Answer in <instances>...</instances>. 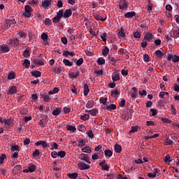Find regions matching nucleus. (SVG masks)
I'll return each mask as SVG.
<instances>
[{"label": "nucleus", "mask_w": 179, "mask_h": 179, "mask_svg": "<svg viewBox=\"0 0 179 179\" xmlns=\"http://www.w3.org/2000/svg\"><path fill=\"white\" fill-rule=\"evenodd\" d=\"M63 16H64V10H59V12L57 14V16H55L52 19L53 23H59V22H61V19H62Z\"/></svg>", "instance_id": "nucleus-1"}, {"label": "nucleus", "mask_w": 179, "mask_h": 179, "mask_svg": "<svg viewBox=\"0 0 179 179\" xmlns=\"http://www.w3.org/2000/svg\"><path fill=\"white\" fill-rule=\"evenodd\" d=\"M15 78H16L15 72H10L8 76V80H12V79H15Z\"/></svg>", "instance_id": "nucleus-33"}, {"label": "nucleus", "mask_w": 179, "mask_h": 179, "mask_svg": "<svg viewBox=\"0 0 179 179\" xmlns=\"http://www.w3.org/2000/svg\"><path fill=\"white\" fill-rule=\"evenodd\" d=\"M150 111H151L152 117H155L157 114V109L151 108Z\"/></svg>", "instance_id": "nucleus-62"}, {"label": "nucleus", "mask_w": 179, "mask_h": 179, "mask_svg": "<svg viewBox=\"0 0 179 179\" xmlns=\"http://www.w3.org/2000/svg\"><path fill=\"white\" fill-rule=\"evenodd\" d=\"M119 7L120 9H127V8H128V3H127V1H125V0H122L120 1Z\"/></svg>", "instance_id": "nucleus-8"}, {"label": "nucleus", "mask_w": 179, "mask_h": 179, "mask_svg": "<svg viewBox=\"0 0 179 179\" xmlns=\"http://www.w3.org/2000/svg\"><path fill=\"white\" fill-rule=\"evenodd\" d=\"M105 156H106L107 157H111V156H113V151H111L110 150H105Z\"/></svg>", "instance_id": "nucleus-41"}, {"label": "nucleus", "mask_w": 179, "mask_h": 179, "mask_svg": "<svg viewBox=\"0 0 179 179\" xmlns=\"http://www.w3.org/2000/svg\"><path fill=\"white\" fill-rule=\"evenodd\" d=\"M72 16V10L71 8L66 9L63 13V17H65V19H68V17H71Z\"/></svg>", "instance_id": "nucleus-5"}, {"label": "nucleus", "mask_w": 179, "mask_h": 179, "mask_svg": "<svg viewBox=\"0 0 179 179\" xmlns=\"http://www.w3.org/2000/svg\"><path fill=\"white\" fill-rule=\"evenodd\" d=\"M94 17L98 21L101 20V22H106V20H107V17H106L105 18H103L100 15H94Z\"/></svg>", "instance_id": "nucleus-28"}, {"label": "nucleus", "mask_w": 179, "mask_h": 179, "mask_svg": "<svg viewBox=\"0 0 179 179\" xmlns=\"http://www.w3.org/2000/svg\"><path fill=\"white\" fill-rule=\"evenodd\" d=\"M33 157H38L40 156V150L38 149H36L33 153H32Z\"/></svg>", "instance_id": "nucleus-44"}, {"label": "nucleus", "mask_w": 179, "mask_h": 179, "mask_svg": "<svg viewBox=\"0 0 179 179\" xmlns=\"http://www.w3.org/2000/svg\"><path fill=\"white\" fill-rule=\"evenodd\" d=\"M94 73H96V75H97V76H101V75H103V70H96L94 71Z\"/></svg>", "instance_id": "nucleus-58"}, {"label": "nucleus", "mask_w": 179, "mask_h": 179, "mask_svg": "<svg viewBox=\"0 0 179 179\" xmlns=\"http://www.w3.org/2000/svg\"><path fill=\"white\" fill-rule=\"evenodd\" d=\"M108 52H110V49H108V48L107 46H105V48H103V50L102 51V55L106 57V56L108 55Z\"/></svg>", "instance_id": "nucleus-25"}, {"label": "nucleus", "mask_w": 179, "mask_h": 179, "mask_svg": "<svg viewBox=\"0 0 179 179\" xmlns=\"http://www.w3.org/2000/svg\"><path fill=\"white\" fill-rule=\"evenodd\" d=\"M173 90L175 92H179V85L177 83H175L173 85Z\"/></svg>", "instance_id": "nucleus-63"}, {"label": "nucleus", "mask_w": 179, "mask_h": 179, "mask_svg": "<svg viewBox=\"0 0 179 179\" xmlns=\"http://www.w3.org/2000/svg\"><path fill=\"white\" fill-rule=\"evenodd\" d=\"M57 156L61 157V159H64V157H65V156H66V152L59 151V152H57Z\"/></svg>", "instance_id": "nucleus-35"}, {"label": "nucleus", "mask_w": 179, "mask_h": 179, "mask_svg": "<svg viewBox=\"0 0 179 179\" xmlns=\"http://www.w3.org/2000/svg\"><path fill=\"white\" fill-rule=\"evenodd\" d=\"M85 145H86V141L81 140L78 142V147L79 148H83V146H85Z\"/></svg>", "instance_id": "nucleus-56"}, {"label": "nucleus", "mask_w": 179, "mask_h": 179, "mask_svg": "<svg viewBox=\"0 0 179 179\" xmlns=\"http://www.w3.org/2000/svg\"><path fill=\"white\" fill-rule=\"evenodd\" d=\"M23 56L24 58H29L30 57V50L29 48H26L23 52Z\"/></svg>", "instance_id": "nucleus-27"}, {"label": "nucleus", "mask_w": 179, "mask_h": 179, "mask_svg": "<svg viewBox=\"0 0 179 179\" xmlns=\"http://www.w3.org/2000/svg\"><path fill=\"white\" fill-rule=\"evenodd\" d=\"M118 37H125V32H124V28H120V31L117 34Z\"/></svg>", "instance_id": "nucleus-37"}, {"label": "nucleus", "mask_w": 179, "mask_h": 179, "mask_svg": "<svg viewBox=\"0 0 179 179\" xmlns=\"http://www.w3.org/2000/svg\"><path fill=\"white\" fill-rule=\"evenodd\" d=\"M89 92H90V90L89 89V85L87 84L84 85V96H87L89 94Z\"/></svg>", "instance_id": "nucleus-21"}, {"label": "nucleus", "mask_w": 179, "mask_h": 179, "mask_svg": "<svg viewBox=\"0 0 179 179\" xmlns=\"http://www.w3.org/2000/svg\"><path fill=\"white\" fill-rule=\"evenodd\" d=\"M103 109L107 110L108 111H113V110H115L117 108V106L115 104H110V105H106Z\"/></svg>", "instance_id": "nucleus-9"}, {"label": "nucleus", "mask_w": 179, "mask_h": 179, "mask_svg": "<svg viewBox=\"0 0 179 179\" xmlns=\"http://www.w3.org/2000/svg\"><path fill=\"white\" fill-rule=\"evenodd\" d=\"M28 169L30 173H34L36 171V165H31Z\"/></svg>", "instance_id": "nucleus-54"}, {"label": "nucleus", "mask_w": 179, "mask_h": 179, "mask_svg": "<svg viewBox=\"0 0 179 179\" xmlns=\"http://www.w3.org/2000/svg\"><path fill=\"white\" fill-rule=\"evenodd\" d=\"M69 76L71 79H76L79 76V71L74 73V72H71L69 73Z\"/></svg>", "instance_id": "nucleus-19"}, {"label": "nucleus", "mask_w": 179, "mask_h": 179, "mask_svg": "<svg viewBox=\"0 0 179 179\" xmlns=\"http://www.w3.org/2000/svg\"><path fill=\"white\" fill-rule=\"evenodd\" d=\"M62 108H57L55 110L52 111V114L53 115H59L61 114Z\"/></svg>", "instance_id": "nucleus-22"}, {"label": "nucleus", "mask_w": 179, "mask_h": 179, "mask_svg": "<svg viewBox=\"0 0 179 179\" xmlns=\"http://www.w3.org/2000/svg\"><path fill=\"white\" fill-rule=\"evenodd\" d=\"M161 120L163 122H165L166 124H171V122H172L171 120H169V118L162 117V118H161Z\"/></svg>", "instance_id": "nucleus-52"}, {"label": "nucleus", "mask_w": 179, "mask_h": 179, "mask_svg": "<svg viewBox=\"0 0 179 179\" xmlns=\"http://www.w3.org/2000/svg\"><path fill=\"white\" fill-rule=\"evenodd\" d=\"M82 64H83V58L81 57L78 60H77L76 65H77V66H80V65H82Z\"/></svg>", "instance_id": "nucleus-60"}, {"label": "nucleus", "mask_w": 179, "mask_h": 179, "mask_svg": "<svg viewBox=\"0 0 179 179\" xmlns=\"http://www.w3.org/2000/svg\"><path fill=\"white\" fill-rule=\"evenodd\" d=\"M90 118V115L89 114H84L80 117V120H83V121H86V120H89Z\"/></svg>", "instance_id": "nucleus-43"}, {"label": "nucleus", "mask_w": 179, "mask_h": 179, "mask_svg": "<svg viewBox=\"0 0 179 179\" xmlns=\"http://www.w3.org/2000/svg\"><path fill=\"white\" fill-rule=\"evenodd\" d=\"M31 73L32 76H34L35 78H40V76H41V72L36 70L31 71Z\"/></svg>", "instance_id": "nucleus-18"}, {"label": "nucleus", "mask_w": 179, "mask_h": 179, "mask_svg": "<svg viewBox=\"0 0 179 179\" xmlns=\"http://www.w3.org/2000/svg\"><path fill=\"white\" fill-rule=\"evenodd\" d=\"M155 55L157 58H162L164 55V53H163L162 50H157L155 51Z\"/></svg>", "instance_id": "nucleus-31"}, {"label": "nucleus", "mask_w": 179, "mask_h": 179, "mask_svg": "<svg viewBox=\"0 0 179 179\" xmlns=\"http://www.w3.org/2000/svg\"><path fill=\"white\" fill-rule=\"evenodd\" d=\"M168 61H173V62H179V57L176 55H169L168 56V58H167Z\"/></svg>", "instance_id": "nucleus-6"}, {"label": "nucleus", "mask_w": 179, "mask_h": 179, "mask_svg": "<svg viewBox=\"0 0 179 179\" xmlns=\"http://www.w3.org/2000/svg\"><path fill=\"white\" fill-rule=\"evenodd\" d=\"M63 62L64 65H66V66H72V65H73V62H71L69 59H64L63 60Z\"/></svg>", "instance_id": "nucleus-30"}, {"label": "nucleus", "mask_w": 179, "mask_h": 179, "mask_svg": "<svg viewBox=\"0 0 179 179\" xmlns=\"http://www.w3.org/2000/svg\"><path fill=\"white\" fill-rule=\"evenodd\" d=\"M115 152L116 153H121L122 152V147L120 144L115 145Z\"/></svg>", "instance_id": "nucleus-15"}, {"label": "nucleus", "mask_w": 179, "mask_h": 179, "mask_svg": "<svg viewBox=\"0 0 179 179\" xmlns=\"http://www.w3.org/2000/svg\"><path fill=\"white\" fill-rule=\"evenodd\" d=\"M66 128L67 131H71V132H75L76 131V127L72 125H67Z\"/></svg>", "instance_id": "nucleus-36"}, {"label": "nucleus", "mask_w": 179, "mask_h": 179, "mask_svg": "<svg viewBox=\"0 0 179 179\" xmlns=\"http://www.w3.org/2000/svg\"><path fill=\"white\" fill-rule=\"evenodd\" d=\"M33 64L34 65H38V66H43V65H44V61L40 60L38 59H35L33 60Z\"/></svg>", "instance_id": "nucleus-11"}, {"label": "nucleus", "mask_w": 179, "mask_h": 179, "mask_svg": "<svg viewBox=\"0 0 179 179\" xmlns=\"http://www.w3.org/2000/svg\"><path fill=\"white\" fill-rule=\"evenodd\" d=\"M12 41L13 45H14V47H18V45H20V41H19L17 38L12 39Z\"/></svg>", "instance_id": "nucleus-29"}, {"label": "nucleus", "mask_w": 179, "mask_h": 179, "mask_svg": "<svg viewBox=\"0 0 179 179\" xmlns=\"http://www.w3.org/2000/svg\"><path fill=\"white\" fill-rule=\"evenodd\" d=\"M6 159V155L5 154H1L0 156V164H3V160Z\"/></svg>", "instance_id": "nucleus-50"}, {"label": "nucleus", "mask_w": 179, "mask_h": 179, "mask_svg": "<svg viewBox=\"0 0 179 179\" xmlns=\"http://www.w3.org/2000/svg\"><path fill=\"white\" fill-rule=\"evenodd\" d=\"M106 179H114V174L109 173L106 175Z\"/></svg>", "instance_id": "nucleus-64"}, {"label": "nucleus", "mask_w": 179, "mask_h": 179, "mask_svg": "<svg viewBox=\"0 0 179 179\" xmlns=\"http://www.w3.org/2000/svg\"><path fill=\"white\" fill-rule=\"evenodd\" d=\"M80 157H82V160H84V162H86V163H87L88 164H90V163H92L90 162V158H89V156L87 155L81 154Z\"/></svg>", "instance_id": "nucleus-10"}, {"label": "nucleus", "mask_w": 179, "mask_h": 179, "mask_svg": "<svg viewBox=\"0 0 179 179\" xmlns=\"http://www.w3.org/2000/svg\"><path fill=\"white\" fill-rule=\"evenodd\" d=\"M68 177H69L71 179H76L78 178V173H69L68 175Z\"/></svg>", "instance_id": "nucleus-40"}, {"label": "nucleus", "mask_w": 179, "mask_h": 179, "mask_svg": "<svg viewBox=\"0 0 179 179\" xmlns=\"http://www.w3.org/2000/svg\"><path fill=\"white\" fill-rule=\"evenodd\" d=\"M171 109L172 111V115H176L177 114V110L176 109V107H174V105H171Z\"/></svg>", "instance_id": "nucleus-55"}, {"label": "nucleus", "mask_w": 179, "mask_h": 179, "mask_svg": "<svg viewBox=\"0 0 179 179\" xmlns=\"http://www.w3.org/2000/svg\"><path fill=\"white\" fill-rule=\"evenodd\" d=\"M139 127L138 126H132L131 127V131H129V134H132V132H138V129Z\"/></svg>", "instance_id": "nucleus-48"}, {"label": "nucleus", "mask_w": 179, "mask_h": 179, "mask_svg": "<svg viewBox=\"0 0 179 179\" xmlns=\"http://www.w3.org/2000/svg\"><path fill=\"white\" fill-rule=\"evenodd\" d=\"M48 6H51V1L45 0L42 3V8H48Z\"/></svg>", "instance_id": "nucleus-16"}, {"label": "nucleus", "mask_w": 179, "mask_h": 179, "mask_svg": "<svg viewBox=\"0 0 179 179\" xmlns=\"http://www.w3.org/2000/svg\"><path fill=\"white\" fill-rule=\"evenodd\" d=\"M112 79L114 82H117V80H120V75L118 74H115L114 76L112 77Z\"/></svg>", "instance_id": "nucleus-59"}, {"label": "nucleus", "mask_w": 179, "mask_h": 179, "mask_svg": "<svg viewBox=\"0 0 179 179\" xmlns=\"http://www.w3.org/2000/svg\"><path fill=\"white\" fill-rule=\"evenodd\" d=\"M3 122L6 125L10 126L13 123V120L12 118H10V119H8V120L4 119Z\"/></svg>", "instance_id": "nucleus-23"}, {"label": "nucleus", "mask_w": 179, "mask_h": 179, "mask_svg": "<svg viewBox=\"0 0 179 179\" xmlns=\"http://www.w3.org/2000/svg\"><path fill=\"white\" fill-rule=\"evenodd\" d=\"M99 101L103 106H107V98H100Z\"/></svg>", "instance_id": "nucleus-51"}, {"label": "nucleus", "mask_w": 179, "mask_h": 179, "mask_svg": "<svg viewBox=\"0 0 179 179\" xmlns=\"http://www.w3.org/2000/svg\"><path fill=\"white\" fill-rule=\"evenodd\" d=\"M153 38V34L150 33H148L145 35L144 39L147 40V41H150Z\"/></svg>", "instance_id": "nucleus-20"}, {"label": "nucleus", "mask_w": 179, "mask_h": 179, "mask_svg": "<svg viewBox=\"0 0 179 179\" xmlns=\"http://www.w3.org/2000/svg\"><path fill=\"white\" fill-rule=\"evenodd\" d=\"M98 65H104L106 64V59H103V57L98 58L97 60Z\"/></svg>", "instance_id": "nucleus-32"}, {"label": "nucleus", "mask_w": 179, "mask_h": 179, "mask_svg": "<svg viewBox=\"0 0 179 179\" xmlns=\"http://www.w3.org/2000/svg\"><path fill=\"white\" fill-rule=\"evenodd\" d=\"M86 113H89L91 115L96 116L97 115V109H92L91 110H85Z\"/></svg>", "instance_id": "nucleus-26"}, {"label": "nucleus", "mask_w": 179, "mask_h": 179, "mask_svg": "<svg viewBox=\"0 0 179 179\" xmlns=\"http://www.w3.org/2000/svg\"><path fill=\"white\" fill-rule=\"evenodd\" d=\"M15 150H17V152H20V147H19V145H13L11 148V151L15 152Z\"/></svg>", "instance_id": "nucleus-49"}, {"label": "nucleus", "mask_w": 179, "mask_h": 179, "mask_svg": "<svg viewBox=\"0 0 179 179\" xmlns=\"http://www.w3.org/2000/svg\"><path fill=\"white\" fill-rule=\"evenodd\" d=\"M173 37H176L177 38H178L179 37V28H178V29H174L173 31Z\"/></svg>", "instance_id": "nucleus-45"}, {"label": "nucleus", "mask_w": 179, "mask_h": 179, "mask_svg": "<svg viewBox=\"0 0 179 179\" xmlns=\"http://www.w3.org/2000/svg\"><path fill=\"white\" fill-rule=\"evenodd\" d=\"M171 157H170V155H166L165 158H164V162L165 163H170V162H171Z\"/></svg>", "instance_id": "nucleus-53"}, {"label": "nucleus", "mask_w": 179, "mask_h": 179, "mask_svg": "<svg viewBox=\"0 0 179 179\" xmlns=\"http://www.w3.org/2000/svg\"><path fill=\"white\" fill-rule=\"evenodd\" d=\"M86 134L89 136V138H91V139H93V138H94V134H93V131L92 130H88L86 132Z\"/></svg>", "instance_id": "nucleus-39"}, {"label": "nucleus", "mask_w": 179, "mask_h": 179, "mask_svg": "<svg viewBox=\"0 0 179 179\" xmlns=\"http://www.w3.org/2000/svg\"><path fill=\"white\" fill-rule=\"evenodd\" d=\"M134 16H136V13H135V11L127 12L124 14V17L127 18H132Z\"/></svg>", "instance_id": "nucleus-12"}, {"label": "nucleus", "mask_w": 179, "mask_h": 179, "mask_svg": "<svg viewBox=\"0 0 179 179\" xmlns=\"http://www.w3.org/2000/svg\"><path fill=\"white\" fill-rule=\"evenodd\" d=\"M36 146H40V145H41V146L43 148V149H45V148H50V143H47V142H45V141H37L35 143Z\"/></svg>", "instance_id": "nucleus-4"}, {"label": "nucleus", "mask_w": 179, "mask_h": 179, "mask_svg": "<svg viewBox=\"0 0 179 179\" xmlns=\"http://www.w3.org/2000/svg\"><path fill=\"white\" fill-rule=\"evenodd\" d=\"M41 38L44 41H47V40H48V34L43 33L41 36Z\"/></svg>", "instance_id": "nucleus-42"}, {"label": "nucleus", "mask_w": 179, "mask_h": 179, "mask_svg": "<svg viewBox=\"0 0 179 179\" xmlns=\"http://www.w3.org/2000/svg\"><path fill=\"white\" fill-rule=\"evenodd\" d=\"M82 152L84 153H92V148L89 146L82 148Z\"/></svg>", "instance_id": "nucleus-24"}, {"label": "nucleus", "mask_w": 179, "mask_h": 179, "mask_svg": "<svg viewBox=\"0 0 179 179\" xmlns=\"http://www.w3.org/2000/svg\"><path fill=\"white\" fill-rule=\"evenodd\" d=\"M25 13H24L22 15L23 16H25V17H30L31 16V12H33V8H31V6L29 5H26L24 7Z\"/></svg>", "instance_id": "nucleus-2"}, {"label": "nucleus", "mask_w": 179, "mask_h": 179, "mask_svg": "<svg viewBox=\"0 0 179 179\" xmlns=\"http://www.w3.org/2000/svg\"><path fill=\"white\" fill-rule=\"evenodd\" d=\"M10 50V49L6 44H3V45H0V51L1 52H3V53L9 52Z\"/></svg>", "instance_id": "nucleus-7"}, {"label": "nucleus", "mask_w": 179, "mask_h": 179, "mask_svg": "<svg viewBox=\"0 0 179 179\" xmlns=\"http://www.w3.org/2000/svg\"><path fill=\"white\" fill-rule=\"evenodd\" d=\"M93 106H94V101H89L86 104L87 108H92L93 107Z\"/></svg>", "instance_id": "nucleus-38"}, {"label": "nucleus", "mask_w": 179, "mask_h": 179, "mask_svg": "<svg viewBox=\"0 0 179 179\" xmlns=\"http://www.w3.org/2000/svg\"><path fill=\"white\" fill-rule=\"evenodd\" d=\"M166 138V141H165V143H166V145H173V141L170 140V137H169V135H166L165 136Z\"/></svg>", "instance_id": "nucleus-34"}, {"label": "nucleus", "mask_w": 179, "mask_h": 179, "mask_svg": "<svg viewBox=\"0 0 179 179\" xmlns=\"http://www.w3.org/2000/svg\"><path fill=\"white\" fill-rule=\"evenodd\" d=\"M10 26V20H6V23L4 24L5 29H9Z\"/></svg>", "instance_id": "nucleus-47"}, {"label": "nucleus", "mask_w": 179, "mask_h": 179, "mask_svg": "<svg viewBox=\"0 0 179 179\" xmlns=\"http://www.w3.org/2000/svg\"><path fill=\"white\" fill-rule=\"evenodd\" d=\"M23 65L25 68H29L30 66V60L25 59Z\"/></svg>", "instance_id": "nucleus-46"}, {"label": "nucleus", "mask_w": 179, "mask_h": 179, "mask_svg": "<svg viewBox=\"0 0 179 179\" xmlns=\"http://www.w3.org/2000/svg\"><path fill=\"white\" fill-rule=\"evenodd\" d=\"M110 96L112 97H117V96H120V92H118V89L113 90L110 92Z\"/></svg>", "instance_id": "nucleus-14"}, {"label": "nucleus", "mask_w": 179, "mask_h": 179, "mask_svg": "<svg viewBox=\"0 0 179 179\" xmlns=\"http://www.w3.org/2000/svg\"><path fill=\"white\" fill-rule=\"evenodd\" d=\"M17 92V88L16 87V86L13 85L12 87H10L8 93L10 94H15V93H16Z\"/></svg>", "instance_id": "nucleus-13"}, {"label": "nucleus", "mask_w": 179, "mask_h": 179, "mask_svg": "<svg viewBox=\"0 0 179 179\" xmlns=\"http://www.w3.org/2000/svg\"><path fill=\"white\" fill-rule=\"evenodd\" d=\"M78 167L80 170H89V169H90V165L86 163L79 162L78 164Z\"/></svg>", "instance_id": "nucleus-3"}, {"label": "nucleus", "mask_w": 179, "mask_h": 179, "mask_svg": "<svg viewBox=\"0 0 179 179\" xmlns=\"http://www.w3.org/2000/svg\"><path fill=\"white\" fill-rule=\"evenodd\" d=\"M41 97L43 98L44 101L45 103H48V101H51V98L50 97V95L48 94H41Z\"/></svg>", "instance_id": "nucleus-17"}, {"label": "nucleus", "mask_w": 179, "mask_h": 179, "mask_svg": "<svg viewBox=\"0 0 179 179\" xmlns=\"http://www.w3.org/2000/svg\"><path fill=\"white\" fill-rule=\"evenodd\" d=\"M150 57H149V55H148V54L143 55V59H144L145 62H149V61H150Z\"/></svg>", "instance_id": "nucleus-57"}, {"label": "nucleus", "mask_w": 179, "mask_h": 179, "mask_svg": "<svg viewBox=\"0 0 179 179\" xmlns=\"http://www.w3.org/2000/svg\"><path fill=\"white\" fill-rule=\"evenodd\" d=\"M44 23L45 26H51V20L50 18H45Z\"/></svg>", "instance_id": "nucleus-61"}]
</instances>
